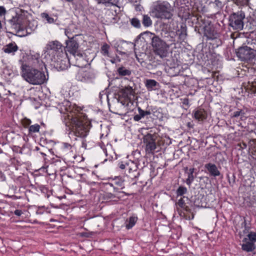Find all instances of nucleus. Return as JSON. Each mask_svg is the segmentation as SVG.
Segmentation results:
<instances>
[{
	"label": "nucleus",
	"instance_id": "29",
	"mask_svg": "<svg viewBox=\"0 0 256 256\" xmlns=\"http://www.w3.org/2000/svg\"><path fill=\"white\" fill-rule=\"evenodd\" d=\"M64 153V154L65 160L69 162H74V160L76 158V154L72 150Z\"/></svg>",
	"mask_w": 256,
	"mask_h": 256
},
{
	"label": "nucleus",
	"instance_id": "32",
	"mask_svg": "<svg viewBox=\"0 0 256 256\" xmlns=\"http://www.w3.org/2000/svg\"><path fill=\"white\" fill-rule=\"evenodd\" d=\"M194 168H190L189 170V172H188V177L186 180V184L189 186L191 185L192 183L194 180Z\"/></svg>",
	"mask_w": 256,
	"mask_h": 256
},
{
	"label": "nucleus",
	"instance_id": "11",
	"mask_svg": "<svg viewBox=\"0 0 256 256\" xmlns=\"http://www.w3.org/2000/svg\"><path fill=\"white\" fill-rule=\"evenodd\" d=\"M26 63L27 64L30 66V68L42 69V67L44 66V64L40 58L39 54H35L29 56L28 58V62L20 60V62Z\"/></svg>",
	"mask_w": 256,
	"mask_h": 256
},
{
	"label": "nucleus",
	"instance_id": "27",
	"mask_svg": "<svg viewBox=\"0 0 256 256\" xmlns=\"http://www.w3.org/2000/svg\"><path fill=\"white\" fill-rule=\"evenodd\" d=\"M117 72L120 76H130L132 74L131 70L130 69L122 66L118 68Z\"/></svg>",
	"mask_w": 256,
	"mask_h": 256
},
{
	"label": "nucleus",
	"instance_id": "51",
	"mask_svg": "<svg viewBox=\"0 0 256 256\" xmlns=\"http://www.w3.org/2000/svg\"><path fill=\"white\" fill-rule=\"evenodd\" d=\"M82 147L84 148H86V142L84 140H82Z\"/></svg>",
	"mask_w": 256,
	"mask_h": 256
},
{
	"label": "nucleus",
	"instance_id": "5",
	"mask_svg": "<svg viewBox=\"0 0 256 256\" xmlns=\"http://www.w3.org/2000/svg\"><path fill=\"white\" fill-rule=\"evenodd\" d=\"M248 44L250 46L240 47L236 51V56L242 61L250 62L256 58V42H248Z\"/></svg>",
	"mask_w": 256,
	"mask_h": 256
},
{
	"label": "nucleus",
	"instance_id": "52",
	"mask_svg": "<svg viewBox=\"0 0 256 256\" xmlns=\"http://www.w3.org/2000/svg\"><path fill=\"white\" fill-rule=\"evenodd\" d=\"M120 103L122 104V105H124L125 104V103H126V101L125 100H122L120 101Z\"/></svg>",
	"mask_w": 256,
	"mask_h": 256
},
{
	"label": "nucleus",
	"instance_id": "53",
	"mask_svg": "<svg viewBox=\"0 0 256 256\" xmlns=\"http://www.w3.org/2000/svg\"><path fill=\"white\" fill-rule=\"evenodd\" d=\"M188 126L190 128H192V126H191L190 122L188 123Z\"/></svg>",
	"mask_w": 256,
	"mask_h": 256
},
{
	"label": "nucleus",
	"instance_id": "49",
	"mask_svg": "<svg viewBox=\"0 0 256 256\" xmlns=\"http://www.w3.org/2000/svg\"><path fill=\"white\" fill-rule=\"evenodd\" d=\"M240 148H242V149L246 148V144L244 142H242V144H240Z\"/></svg>",
	"mask_w": 256,
	"mask_h": 256
},
{
	"label": "nucleus",
	"instance_id": "17",
	"mask_svg": "<svg viewBox=\"0 0 256 256\" xmlns=\"http://www.w3.org/2000/svg\"><path fill=\"white\" fill-rule=\"evenodd\" d=\"M194 118L198 122H203L207 118V112L203 108H199L193 111Z\"/></svg>",
	"mask_w": 256,
	"mask_h": 256
},
{
	"label": "nucleus",
	"instance_id": "8",
	"mask_svg": "<svg viewBox=\"0 0 256 256\" xmlns=\"http://www.w3.org/2000/svg\"><path fill=\"white\" fill-rule=\"evenodd\" d=\"M244 18L245 14L242 10L233 13L230 16V26L234 30H242L244 28Z\"/></svg>",
	"mask_w": 256,
	"mask_h": 256
},
{
	"label": "nucleus",
	"instance_id": "38",
	"mask_svg": "<svg viewBox=\"0 0 256 256\" xmlns=\"http://www.w3.org/2000/svg\"><path fill=\"white\" fill-rule=\"evenodd\" d=\"M41 16L42 18L46 19L48 23L52 24L54 22V18L50 16L47 13L43 12L41 14Z\"/></svg>",
	"mask_w": 256,
	"mask_h": 256
},
{
	"label": "nucleus",
	"instance_id": "13",
	"mask_svg": "<svg viewBox=\"0 0 256 256\" xmlns=\"http://www.w3.org/2000/svg\"><path fill=\"white\" fill-rule=\"evenodd\" d=\"M58 108L61 114L66 115L64 116L65 118L67 117L68 119L70 120L74 118L72 115L70 116L69 114H71L73 110V107L69 100H64L58 105Z\"/></svg>",
	"mask_w": 256,
	"mask_h": 256
},
{
	"label": "nucleus",
	"instance_id": "39",
	"mask_svg": "<svg viewBox=\"0 0 256 256\" xmlns=\"http://www.w3.org/2000/svg\"><path fill=\"white\" fill-rule=\"evenodd\" d=\"M250 0H234L235 3L238 6H247Z\"/></svg>",
	"mask_w": 256,
	"mask_h": 256
},
{
	"label": "nucleus",
	"instance_id": "20",
	"mask_svg": "<svg viewBox=\"0 0 256 256\" xmlns=\"http://www.w3.org/2000/svg\"><path fill=\"white\" fill-rule=\"evenodd\" d=\"M204 36L208 40H214L218 37L219 34L214 28L209 27L205 29Z\"/></svg>",
	"mask_w": 256,
	"mask_h": 256
},
{
	"label": "nucleus",
	"instance_id": "28",
	"mask_svg": "<svg viewBox=\"0 0 256 256\" xmlns=\"http://www.w3.org/2000/svg\"><path fill=\"white\" fill-rule=\"evenodd\" d=\"M138 220V218L134 216L130 217L128 220L126 222V227L128 230L132 228L136 224Z\"/></svg>",
	"mask_w": 256,
	"mask_h": 256
},
{
	"label": "nucleus",
	"instance_id": "25",
	"mask_svg": "<svg viewBox=\"0 0 256 256\" xmlns=\"http://www.w3.org/2000/svg\"><path fill=\"white\" fill-rule=\"evenodd\" d=\"M178 34L180 42L184 41L187 36L186 28L181 26L180 29L178 30Z\"/></svg>",
	"mask_w": 256,
	"mask_h": 256
},
{
	"label": "nucleus",
	"instance_id": "45",
	"mask_svg": "<svg viewBox=\"0 0 256 256\" xmlns=\"http://www.w3.org/2000/svg\"><path fill=\"white\" fill-rule=\"evenodd\" d=\"M6 13V10L3 6H0V16H4Z\"/></svg>",
	"mask_w": 256,
	"mask_h": 256
},
{
	"label": "nucleus",
	"instance_id": "9",
	"mask_svg": "<svg viewBox=\"0 0 256 256\" xmlns=\"http://www.w3.org/2000/svg\"><path fill=\"white\" fill-rule=\"evenodd\" d=\"M46 52L48 54H52V58L56 59L55 56L58 57L61 53H62L63 46L62 44L57 40L50 42L46 46Z\"/></svg>",
	"mask_w": 256,
	"mask_h": 256
},
{
	"label": "nucleus",
	"instance_id": "50",
	"mask_svg": "<svg viewBox=\"0 0 256 256\" xmlns=\"http://www.w3.org/2000/svg\"><path fill=\"white\" fill-rule=\"evenodd\" d=\"M40 154L42 156L44 160H46V154L44 152H40Z\"/></svg>",
	"mask_w": 256,
	"mask_h": 256
},
{
	"label": "nucleus",
	"instance_id": "33",
	"mask_svg": "<svg viewBox=\"0 0 256 256\" xmlns=\"http://www.w3.org/2000/svg\"><path fill=\"white\" fill-rule=\"evenodd\" d=\"M188 192V190L186 188L183 186H180L178 187V188L177 189L176 194V196H182L184 194H186Z\"/></svg>",
	"mask_w": 256,
	"mask_h": 256
},
{
	"label": "nucleus",
	"instance_id": "18",
	"mask_svg": "<svg viewBox=\"0 0 256 256\" xmlns=\"http://www.w3.org/2000/svg\"><path fill=\"white\" fill-rule=\"evenodd\" d=\"M70 60V59L67 54H66V57L64 59H60L58 57V58L56 59V68L60 70H64L66 69L69 66Z\"/></svg>",
	"mask_w": 256,
	"mask_h": 256
},
{
	"label": "nucleus",
	"instance_id": "44",
	"mask_svg": "<svg viewBox=\"0 0 256 256\" xmlns=\"http://www.w3.org/2000/svg\"><path fill=\"white\" fill-rule=\"evenodd\" d=\"M213 4L217 6L218 8H220L222 6V2L219 0H215Z\"/></svg>",
	"mask_w": 256,
	"mask_h": 256
},
{
	"label": "nucleus",
	"instance_id": "6",
	"mask_svg": "<svg viewBox=\"0 0 256 256\" xmlns=\"http://www.w3.org/2000/svg\"><path fill=\"white\" fill-rule=\"evenodd\" d=\"M151 45L154 53L160 58L167 56L170 45L158 36L154 34L152 38Z\"/></svg>",
	"mask_w": 256,
	"mask_h": 256
},
{
	"label": "nucleus",
	"instance_id": "4",
	"mask_svg": "<svg viewBox=\"0 0 256 256\" xmlns=\"http://www.w3.org/2000/svg\"><path fill=\"white\" fill-rule=\"evenodd\" d=\"M65 32L70 38V40L66 42V50L72 55L73 58L76 59L74 64L79 68L82 67L84 64H82L80 61L84 60V58L82 54L78 50L79 44L78 42L74 37L70 38V36L68 35V32L67 31H66Z\"/></svg>",
	"mask_w": 256,
	"mask_h": 256
},
{
	"label": "nucleus",
	"instance_id": "34",
	"mask_svg": "<svg viewBox=\"0 0 256 256\" xmlns=\"http://www.w3.org/2000/svg\"><path fill=\"white\" fill-rule=\"evenodd\" d=\"M40 126L38 124H35L30 126L28 128L29 134L38 132L40 131Z\"/></svg>",
	"mask_w": 256,
	"mask_h": 256
},
{
	"label": "nucleus",
	"instance_id": "57",
	"mask_svg": "<svg viewBox=\"0 0 256 256\" xmlns=\"http://www.w3.org/2000/svg\"><path fill=\"white\" fill-rule=\"evenodd\" d=\"M137 59H138V62H140L138 58H137Z\"/></svg>",
	"mask_w": 256,
	"mask_h": 256
},
{
	"label": "nucleus",
	"instance_id": "19",
	"mask_svg": "<svg viewBox=\"0 0 256 256\" xmlns=\"http://www.w3.org/2000/svg\"><path fill=\"white\" fill-rule=\"evenodd\" d=\"M114 10L115 14H114L112 12H110L108 14V16H109L110 18H108V20H106V22L110 24L116 23L120 20V17L117 15V14L120 11V8L116 5H114Z\"/></svg>",
	"mask_w": 256,
	"mask_h": 256
},
{
	"label": "nucleus",
	"instance_id": "31",
	"mask_svg": "<svg viewBox=\"0 0 256 256\" xmlns=\"http://www.w3.org/2000/svg\"><path fill=\"white\" fill-rule=\"evenodd\" d=\"M142 24L145 27H150L152 26V22L150 18L146 14L142 16Z\"/></svg>",
	"mask_w": 256,
	"mask_h": 256
},
{
	"label": "nucleus",
	"instance_id": "37",
	"mask_svg": "<svg viewBox=\"0 0 256 256\" xmlns=\"http://www.w3.org/2000/svg\"><path fill=\"white\" fill-rule=\"evenodd\" d=\"M248 240L252 242L254 244L256 242V233L254 232H250L247 236Z\"/></svg>",
	"mask_w": 256,
	"mask_h": 256
},
{
	"label": "nucleus",
	"instance_id": "3",
	"mask_svg": "<svg viewBox=\"0 0 256 256\" xmlns=\"http://www.w3.org/2000/svg\"><path fill=\"white\" fill-rule=\"evenodd\" d=\"M26 18L22 14L15 13L12 18L7 22V26L6 28V32L14 34L18 33L23 30Z\"/></svg>",
	"mask_w": 256,
	"mask_h": 256
},
{
	"label": "nucleus",
	"instance_id": "14",
	"mask_svg": "<svg viewBox=\"0 0 256 256\" xmlns=\"http://www.w3.org/2000/svg\"><path fill=\"white\" fill-rule=\"evenodd\" d=\"M166 26L165 24H164L163 28H162L160 32L161 38H163L166 42H170V44H174L176 41V32L169 30L167 29V28L164 26Z\"/></svg>",
	"mask_w": 256,
	"mask_h": 256
},
{
	"label": "nucleus",
	"instance_id": "22",
	"mask_svg": "<svg viewBox=\"0 0 256 256\" xmlns=\"http://www.w3.org/2000/svg\"><path fill=\"white\" fill-rule=\"evenodd\" d=\"M145 86L148 91H152L156 89L159 84L154 80L147 79L144 82Z\"/></svg>",
	"mask_w": 256,
	"mask_h": 256
},
{
	"label": "nucleus",
	"instance_id": "35",
	"mask_svg": "<svg viewBox=\"0 0 256 256\" xmlns=\"http://www.w3.org/2000/svg\"><path fill=\"white\" fill-rule=\"evenodd\" d=\"M110 48V46L108 44H104L101 48L102 54L104 56H108Z\"/></svg>",
	"mask_w": 256,
	"mask_h": 256
},
{
	"label": "nucleus",
	"instance_id": "42",
	"mask_svg": "<svg viewBox=\"0 0 256 256\" xmlns=\"http://www.w3.org/2000/svg\"><path fill=\"white\" fill-rule=\"evenodd\" d=\"M176 204L181 208H184L186 206V204H185L184 200L183 198H181L180 200H178Z\"/></svg>",
	"mask_w": 256,
	"mask_h": 256
},
{
	"label": "nucleus",
	"instance_id": "24",
	"mask_svg": "<svg viewBox=\"0 0 256 256\" xmlns=\"http://www.w3.org/2000/svg\"><path fill=\"white\" fill-rule=\"evenodd\" d=\"M138 166L136 163L132 161H129L127 162L126 172L130 174L134 172H137Z\"/></svg>",
	"mask_w": 256,
	"mask_h": 256
},
{
	"label": "nucleus",
	"instance_id": "55",
	"mask_svg": "<svg viewBox=\"0 0 256 256\" xmlns=\"http://www.w3.org/2000/svg\"><path fill=\"white\" fill-rule=\"evenodd\" d=\"M40 150V148H38V146L36 147V150L38 151V150Z\"/></svg>",
	"mask_w": 256,
	"mask_h": 256
},
{
	"label": "nucleus",
	"instance_id": "15",
	"mask_svg": "<svg viewBox=\"0 0 256 256\" xmlns=\"http://www.w3.org/2000/svg\"><path fill=\"white\" fill-rule=\"evenodd\" d=\"M134 92L132 87L130 86H126L124 88L120 89L118 92V101L120 102V98H124V100H130L132 96H134Z\"/></svg>",
	"mask_w": 256,
	"mask_h": 256
},
{
	"label": "nucleus",
	"instance_id": "12",
	"mask_svg": "<svg viewBox=\"0 0 256 256\" xmlns=\"http://www.w3.org/2000/svg\"><path fill=\"white\" fill-rule=\"evenodd\" d=\"M96 78V74L92 70H80L76 75V78L81 82H91Z\"/></svg>",
	"mask_w": 256,
	"mask_h": 256
},
{
	"label": "nucleus",
	"instance_id": "40",
	"mask_svg": "<svg viewBox=\"0 0 256 256\" xmlns=\"http://www.w3.org/2000/svg\"><path fill=\"white\" fill-rule=\"evenodd\" d=\"M228 181L230 184L232 186L234 185V184L235 183V180H236V176L235 175L232 174V178H230L229 175L227 176Z\"/></svg>",
	"mask_w": 256,
	"mask_h": 256
},
{
	"label": "nucleus",
	"instance_id": "47",
	"mask_svg": "<svg viewBox=\"0 0 256 256\" xmlns=\"http://www.w3.org/2000/svg\"><path fill=\"white\" fill-rule=\"evenodd\" d=\"M126 165H127V162H126L124 164H123L122 162V164H120V168H121L122 170H124V169H125L126 170Z\"/></svg>",
	"mask_w": 256,
	"mask_h": 256
},
{
	"label": "nucleus",
	"instance_id": "48",
	"mask_svg": "<svg viewBox=\"0 0 256 256\" xmlns=\"http://www.w3.org/2000/svg\"><path fill=\"white\" fill-rule=\"evenodd\" d=\"M182 104L188 106L189 104V100L188 98H184L182 100Z\"/></svg>",
	"mask_w": 256,
	"mask_h": 256
},
{
	"label": "nucleus",
	"instance_id": "43",
	"mask_svg": "<svg viewBox=\"0 0 256 256\" xmlns=\"http://www.w3.org/2000/svg\"><path fill=\"white\" fill-rule=\"evenodd\" d=\"M22 123L24 127H27L31 124V120L29 119L25 118L23 120Z\"/></svg>",
	"mask_w": 256,
	"mask_h": 256
},
{
	"label": "nucleus",
	"instance_id": "23",
	"mask_svg": "<svg viewBox=\"0 0 256 256\" xmlns=\"http://www.w3.org/2000/svg\"><path fill=\"white\" fill-rule=\"evenodd\" d=\"M138 114L134 116V120L136 122L139 121L141 118L146 116L150 115L151 112L150 110H144L140 108H138Z\"/></svg>",
	"mask_w": 256,
	"mask_h": 256
},
{
	"label": "nucleus",
	"instance_id": "36",
	"mask_svg": "<svg viewBox=\"0 0 256 256\" xmlns=\"http://www.w3.org/2000/svg\"><path fill=\"white\" fill-rule=\"evenodd\" d=\"M131 24L135 28H140L141 26L140 20L136 18H132L130 20Z\"/></svg>",
	"mask_w": 256,
	"mask_h": 256
},
{
	"label": "nucleus",
	"instance_id": "46",
	"mask_svg": "<svg viewBox=\"0 0 256 256\" xmlns=\"http://www.w3.org/2000/svg\"><path fill=\"white\" fill-rule=\"evenodd\" d=\"M14 214L17 216H20L22 215V212L21 210H16L14 212Z\"/></svg>",
	"mask_w": 256,
	"mask_h": 256
},
{
	"label": "nucleus",
	"instance_id": "2",
	"mask_svg": "<svg viewBox=\"0 0 256 256\" xmlns=\"http://www.w3.org/2000/svg\"><path fill=\"white\" fill-rule=\"evenodd\" d=\"M173 8L166 1H157L152 9V12L156 18L162 20H170L173 16Z\"/></svg>",
	"mask_w": 256,
	"mask_h": 256
},
{
	"label": "nucleus",
	"instance_id": "58",
	"mask_svg": "<svg viewBox=\"0 0 256 256\" xmlns=\"http://www.w3.org/2000/svg\"><path fill=\"white\" fill-rule=\"evenodd\" d=\"M131 176H134V177H136V175H134H134H132Z\"/></svg>",
	"mask_w": 256,
	"mask_h": 256
},
{
	"label": "nucleus",
	"instance_id": "30",
	"mask_svg": "<svg viewBox=\"0 0 256 256\" xmlns=\"http://www.w3.org/2000/svg\"><path fill=\"white\" fill-rule=\"evenodd\" d=\"M232 118H238L240 117L242 120L246 118V112L244 110L238 109L232 113Z\"/></svg>",
	"mask_w": 256,
	"mask_h": 256
},
{
	"label": "nucleus",
	"instance_id": "26",
	"mask_svg": "<svg viewBox=\"0 0 256 256\" xmlns=\"http://www.w3.org/2000/svg\"><path fill=\"white\" fill-rule=\"evenodd\" d=\"M18 49V47L15 43H10L6 46L4 51L6 53L10 54L16 52Z\"/></svg>",
	"mask_w": 256,
	"mask_h": 256
},
{
	"label": "nucleus",
	"instance_id": "41",
	"mask_svg": "<svg viewBox=\"0 0 256 256\" xmlns=\"http://www.w3.org/2000/svg\"><path fill=\"white\" fill-rule=\"evenodd\" d=\"M64 152H68V151L72 150V146L68 143L64 142L63 144Z\"/></svg>",
	"mask_w": 256,
	"mask_h": 256
},
{
	"label": "nucleus",
	"instance_id": "56",
	"mask_svg": "<svg viewBox=\"0 0 256 256\" xmlns=\"http://www.w3.org/2000/svg\"><path fill=\"white\" fill-rule=\"evenodd\" d=\"M40 2H42L44 1H45L46 0H38Z\"/></svg>",
	"mask_w": 256,
	"mask_h": 256
},
{
	"label": "nucleus",
	"instance_id": "7",
	"mask_svg": "<svg viewBox=\"0 0 256 256\" xmlns=\"http://www.w3.org/2000/svg\"><path fill=\"white\" fill-rule=\"evenodd\" d=\"M148 132L143 136V142L145 144V150L147 154H154L156 148V140L158 134L156 132Z\"/></svg>",
	"mask_w": 256,
	"mask_h": 256
},
{
	"label": "nucleus",
	"instance_id": "54",
	"mask_svg": "<svg viewBox=\"0 0 256 256\" xmlns=\"http://www.w3.org/2000/svg\"><path fill=\"white\" fill-rule=\"evenodd\" d=\"M66 2H72L74 0H66Z\"/></svg>",
	"mask_w": 256,
	"mask_h": 256
},
{
	"label": "nucleus",
	"instance_id": "16",
	"mask_svg": "<svg viewBox=\"0 0 256 256\" xmlns=\"http://www.w3.org/2000/svg\"><path fill=\"white\" fill-rule=\"evenodd\" d=\"M204 168L208 172L210 176H218L220 174V172L217 166L212 163H208L204 165Z\"/></svg>",
	"mask_w": 256,
	"mask_h": 256
},
{
	"label": "nucleus",
	"instance_id": "21",
	"mask_svg": "<svg viewBox=\"0 0 256 256\" xmlns=\"http://www.w3.org/2000/svg\"><path fill=\"white\" fill-rule=\"evenodd\" d=\"M242 242L244 243L242 245V248L243 250L246 252H250L255 249L254 244L248 241V238H245Z\"/></svg>",
	"mask_w": 256,
	"mask_h": 256
},
{
	"label": "nucleus",
	"instance_id": "10",
	"mask_svg": "<svg viewBox=\"0 0 256 256\" xmlns=\"http://www.w3.org/2000/svg\"><path fill=\"white\" fill-rule=\"evenodd\" d=\"M74 124H75L74 130L71 134H74L78 137H86L88 132L86 126L82 122L78 120L76 118L72 119Z\"/></svg>",
	"mask_w": 256,
	"mask_h": 256
},
{
	"label": "nucleus",
	"instance_id": "1",
	"mask_svg": "<svg viewBox=\"0 0 256 256\" xmlns=\"http://www.w3.org/2000/svg\"><path fill=\"white\" fill-rule=\"evenodd\" d=\"M22 76L24 80L33 85H40L46 82L47 78L43 72L35 68H30L26 63L22 62Z\"/></svg>",
	"mask_w": 256,
	"mask_h": 256
}]
</instances>
